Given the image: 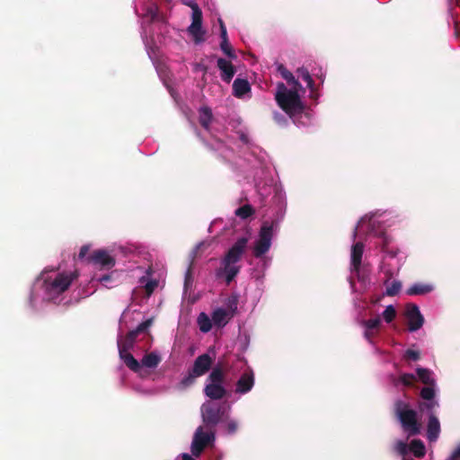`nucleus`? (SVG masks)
<instances>
[{"instance_id":"f257e3e1","label":"nucleus","mask_w":460,"mask_h":460,"mask_svg":"<svg viewBox=\"0 0 460 460\" xmlns=\"http://www.w3.org/2000/svg\"><path fill=\"white\" fill-rule=\"evenodd\" d=\"M249 239L247 237H240L221 258V266L216 269L215 274L217 279L224 278L226 284L229 285L238 275L241 267L237 263L246 252Z\"/></svg>"},{"instance_id":"f03ea898","label":"nucleus","mask_w":460,"mask_h":460,"mask_svg":"<svg viewBox=\"0 0 460 460\" xmlns=\"http://www.w3.org/2000/svg\"><path fill=\"white\" fill-rule=\"evenodd\" d=\"M298 90H288L283 83H279L277 86L276 102L279 108L291 118L304 111V104L299 97Z\"/></svg>"},{"instance_id":"7ed1b4c3","label":"nucleus","mask_w":460,"mask_h":460,"mask_svg":"<svg viewBox=\"0 0 460 460\" xmlns=\"http://www.w3.org/2000/svg\"><path fill=\"white\" fill-rule=\"evenodd\" d=\"M225 381L224 370L220 367H213L204 387L205 395L213 402L225 398L227 395V390L224 385Z\"/></svg>"},{"instance_id":"20e7f679","label":"nucleus","mask_w":460,"mask_h":460,"mask_svg":"<svg viewBox=\"0 0 460 460\" xmlns=\"http://www.w3.org/2000/svg\"><path fill=\"white\" fill-rule=\"evenodd\" d=\"M409 406V403L405 401H395L394 411L403 429L410 436H415L420 433V425L417 420V412L410 409Z\"/></svg>"},{"instance_id":"39448f33","label":"nucleus","mask_w":460,"mask_h":460,"mask_svg":"<svg viewBox=\"0 0 460 460\" xmlns=\"http://www.w3.org/2000/svg\"><path fill=\"white\" fill-rule=\"evenodd\" d=\"M201 416L203 423L211 430L217 423L225 420L226 418V408L223 403L208 401L201 406Z\"/></svg>"},{"instance_id":"423d86ee","label":"nucleus","mask_w":460,"mask_h":460,"mask_svg":"<svg viewBox=\"0 0 460 460\" xmlns=\"http://www.w3.org/2000/svg\"><path fill=\"white\" fill-rule=\"evenodd\" d=\"M274 223L263 222L259 232L258 240L253 246V255L261 258L267 253L272 243Z\"/></svg>"},{"instance_id":"0eeeda50","label":"nucleus","mask_w":460,"mask_h":460,"mask_svg":"<svg viewBox=\"0 0 460 460\" xmlns=\"http://www.w3.org/2000/svg\"><path fill=\"white\" fill-rule=\"evenodd\" d=\"M151 324L152 319H146V321L138 324V326L135 330L128 332L123 337H119L118 339L119 354L129 352V350L132 349L135 346L137 335L146 332V330L151 326Z\"/></svg>"},{"instance_id":"6e6552de","label":"nucleus","mask_w":460,"mask_h":460,"mask_svg":"<svg viewBox=\"0 0 460 460\" xmlns=\"http://www.w3.org/2000/svg\"><path fill=\"white\" fill-rule=\"evenodd\" d=\"M188 5L192 10L191 23L188 28V31L193 37L194 42L199 43L204 40L205 34V31L202 30V10L195 3L188 4Z\"/></svg>"},{"instance_id":"1a4fd4ad","label":"nucleus","mask_w":460,"mask_h":460,"mask_svg":"<svg viewBox=\"0 0 460 460\" xmlns=\"http://www.w3.org/2000/svg\"><path fill=\"white\" fill-rule=\"evenodd\" d=\"M76 277L75 273H58L54 279L45 280L46 290L49 293L59 294L66 292Z\"/></svg>"},{"instance_id":"9d476101","label":"nucleus","mask_w":460,"mask_h":460,"mask_svg":"<svg viewBox=\"0 0 460 460\" xmlns=\"http://www.w3.org/2000/svg\"><path fill=\"white\" fill-rule=\"evenodd\" d=\"M87 261L100 270L114 268L116 260L104 249L94 250L87 258Z\"/></svg>"},{"instance_id":"9b49d317","label":"nucleus","mask_w":460,"mask_h":460,"mask_svg":"<svg viewBox=\"0 0 460 460\" xmlns=\"http://www.w3.org/2000/svg\"><path fill=\"white\" fill-rule=\"evenodd\" d=\"M214 439L215 436L212 429L209 433H206L204 432L202 426L198 427V429H196L194 433L190 447L192 456L195 457L200 456L206 447L214 441Z\"/></svg>"},{"instance_id":"f8f14e48","label":"nucleus","mask_w":460,"mask_h":460,"mask_svg":"<svg viewBox=\"0 0 460 460\" xmlns=\"http://www.w3.org/2000/svg\"><path fill=\"white\" fill-rule=\"evenodd\" d=\"M237 309V301L235 298L229 299L228 310L217 308L212 313V322L217 327H224L234 316Z\"/></svg>"},{"instance_id":"ddd939ff","label":"nucleus","mask_w":460,"mask_h":460,"mask_svg":"<svg viewBox=\"0 0 460 460\" xmlns=\"http://www.w3.org/2000/svg\"><path fill=\"white\" fill-rule=\"evenodd\" d=\"M406 316L408 319V329L411 332L420 330L425 322L419 307L415 304H409L407 305Z\"/></svg>"},{"instance_id":"4468645a","label":"nucleus","mask_w":460,"mask_h":460,"mask_svg":"<svg viewBox=\"0 0 460 460\" xmlns=\"http://www.w3.org/2000/svg\"><path fill=\"white\" fill-rule=\"evenodd\" d=\"M213 358L208 354H203L196 357L193 361L192 367L190 370L195 376H203L206 375L212 367Z\"/></svg>"},{"instance_id":"2eb2a0df","label":"nucleus","mask_w":460,"mask_h":460,"mask_svg":"<svg viewBox=\"0 0 460 460\" xmlns=\"http://www.w3.org/2000/svg\"><path fill=\"white\" fill-rule=\"evenodd\" d=\"M254 385V376L252 370L246 371L241 375L235 384V393L245 394L249 393Z\"/></svg>"},{"instance_id":"dca6fc26","label":"nucleus","mask_w":460,"mask_h":460,"mask_svg":"<svg viewBox=\"0 0 460 460\" xmlns=\"http://www.w3.org/2000/svg\"><path fill=\"white\" fill-rule=\"evenodd\" d=\"M217 66V68L221 70V79L226 83H230L235 74V69L232 63L224 58H218Z\"/></svg>"},{"instance_id":"f3484780","label":"nucleus","mask_w":460,"mask_h":460,"mask_svg":"<svg viewBox=\"0 0 460 460\" xmlns=\"http://www.w3.org/2000/svg\"><path fill=\"white\" fill-rule=\"evenodd\" d=\"M364 252V244L362 243H356L351 246L350 252V265L352 270L359 271L362 263V257Z\"/></svg>"},{"instance_id":"a211bd4d","label":"nucleus","mask_w":460,"mask_h":460,"mask_svg":"<svg viewBox=\"0 0 460 460\" xmlns=\"http://www.w3.org/2000/svg\"><path fill=\"white\" fill-rule=\"evenodd\" d=\"M251 92V85L247 79L235 78L233 83V94L236 98H242Z\"/></svg>"},{"instance_id":"6ab92c4d","label":"nucleus","mask_w":460,"mask_h":460,"mask_svg":"<svg viewBox=\"0 0 460 460\" xmlns=\"http://www.w3.org/2000/svg\"><path fill=\"white\" fill-rule=\"evenodd\" d=\"M440 433L439 420L434 414H430L428 422V439L430 442H435L438 438Z\"/></svg>"},{"instance_id":"aec40b11","label":"nucleus","mask_w":460,"mask_h":460,"mask_svg":"<svg viewBox=\"0 0 460 460\" xmlns=\"http://www.w3.org/2000/svg\"><path fill=\"white\" fill-rule=\"evenodd\" d=\"M198 120L204 129L208 131L210 129V124L213 119L212 111L208 106H202L198 110Z\"/></svg>"},{"instance_id":"412c9836","label":"nucleus","mask_w":460,"mask_h":460,"mask_svg":"<svg viewBox=\"0 0 460 460\" xmlns=\"http://www.w3.org/2000/svg\"><path fill=\"white\" fill-rule=\"evenodd\" d=\"M278 72L287 81V83L292 86V89H301L302 88L299 81L283 65H281V64L279 65Z\"/></svg>"},{"instance_id":"4be33fe9","label":"nucleus","mask_w":460,"mask_h":460,"mask_svg":"<svg viewBox=\"0 0 460 460\" xmlns=\"http://www.w3.org/2000/svg\"><path fill=\"white\" fill-rule=\"evenodd\" d=\"M126 367L136 373L139 372L141 366L138 360L129 352L119 354Z\"/></svg>"},{"instance_id":"5701e85b","label":"nucleus","mask_w":460,"mask_h":460,"mask_svg":"<svg viewBox=\"0 0 460 460\" xmlns=\"http://www.w3.org/2000/svg\"><path fill=\"white\" fill-rule=\"evenodd\" d=\"M416 374L422 384H425L426 385H435V379L432 376L433 373L429 368L419 367L416 368Z\"/></svg>"},{"instance_id":"b1692460","label":"nucleus","mask_w":460,"mask_h":460,"mask_svg":"<svg viewBox=\"0 0 460 460\" xmlns=\"http://www.w3.org/2000/svg\"><path fill=\"white\" fill-rule=\"evenodd\" d=\"M432 290L431 285L416 283L407 289V294L410 296L425 295Z\"/></svg>"},{"instance_id":"393cba45","label":"nucleus","mask_w":460,"mask_h":460,"mask_svg":"<svg viewBox=\"0 0 460 460\" xmlns=\"http://www.w3.org/2000/svg\"><path fill=\"white\" fill-rule=\"evenodd\" d=\"M296 73L306 83V86L311 90V93H314L315 91L314 81L308 70L305 67H300L297 69Z\"/></svg>"},{"instance_id":"a878e982","label":"nucleus","mask_w":460,"mask_h":460,"mask_svg":"<svg viewBox=\"0 0 460 460\" xmlns=\"http://www.w3.org/2000/svg\"><path fill=\"white\" fill-rule=\"evenodd\" d=\"M211 322L212 319H210L205 313H201L198 315V326H199V330L203 333H208L211 330Z\"/></svg>"},{"instance_id":"bb28decb","label":"nucleus","mask_w":460,"mask_h":460,"mask_svg":"<svg viewBox=\"0 0 460 460\" xmlns=\"http://www.w3.org/2000/svg\"><path fill=\"white\" fill-rule=\"evenodd\" d=\"M161 361V358L159 355H156L155 353H149L145 355L142 358V365L144 367H149V368H155L156 367Z\"/></svg>"},{"instance_id":"cd10ccee","label":"nucleus","mask_w":460,"mask_h":460,"mask_svg":"<svg viewBox=\"0 0 460 460\" xmlns=\"http://www.w3.org/2000/svg\"><path fill=\"white\" fill-rule=\"evenodd\" d=\"M410 449L418 458L425 456V444L420 439L412 440L410 444Z\"/></svg>"},{"instance_id":"c85d7f7f","label":"nucleus","mask_w":460,"mask_h":460,"mask_svg":"<svg viewBox=\"0 0 460 460\" xmlns=\"http://www.w3.org/2000/svg\"><path fill=\"white\" fill-rule=\"evenodd\" d=\"M234 214L240 218L247 219L254 214V208L252 205H243L235 209Z\"/></svg>"},{"instance_id":"c756f323","label":"nucleus","mask_w":460,"mask_h":460,"mask_svg":"<svg viewBox=\"0 0 460 460\" xmlns=\"http://www.w3.org/2000/svg\"><path fill=\"white\" fill-rule=\"evenodd\" d=\"M435 385H426L422 387L420 395L422 400H426L427 402H430L435 397Z\"/></svg>"},{"instance_id":"7c9ffc66","label":"nucleus","mask_w":460,"mask_h":460,"mask_svg":"<svg viewBox=\"0 0 460 460\" xmlns=\"http://www.w3.org/2000/svg\"><path fill=\"white\" fill-rule=\"evenodd\" d=\"M381 324H382V321L380 320V316H376L375 318L368 319V320H363L361 322V325L365 329H370V330H375V331H377Z\"/></svg>"},{"instance_id":"2f4dec72","label":"nucleus","mask_w":460,"mask_h":460,"mask_svg":"<svg viewBox=\"0 0 460 460\" xmlns=\"http://www.w3.org/2000/svg\"><path fill=\"white\" fill-rule=\"evenodd\" d=\"M193 283V277H192V262L190 263L186 272H185V278H184V289L185 292H187L189 289L191 288Z\"/></svg>"},{"instance_id":"473e14b6","label":"nucleus","mask_w":460,"mask_h":460,"mask_svg":"<svg viewBox=\"0 0 460 460\" xmlns=\"http://www.w3.org/2000/svg\"><path fill=\"white\" fill-rule=\"evenodd\" d=\"M219 47H221V51L223 53H225L230 58H236V55L234 52V50H233V49H232V47L230 45L229 40H221V45H219Z\"/></svg>"},{"instance_id":"72a5a7b5","label":"nucleus","mask_w":460,"mask_h":460,"mask_svg":"<svg viewBox=\"0 0 460 460\" xmlns=\"http://www.w3.org/2000/svg\"><path fill=\"white\" fill-rule=\"evenodd\" d=\"M196 378H199V376H195L194 373L190 369L187 376L181 379V385L183 387H188L194 384Z\"/></svg>"},{"instance_id":"f704fd0d","label":"nucleus","mask_w":460,"mask_h":460,"mask_svg":"<svg viewBox=\"0 0 460 460\" xmlns=\"http://www.w3.org/2000/svg\"><path fill=\"white\" fill-rule=\"evenodd\" d=\"M395 315L396 312L393 305H388L383 313V317L388 323H390L395 318Z\"/></svg>"},{"instance_id":"c9c22d12","label":"nucleus","mask_w":460,"mask_h":460,"mask_svg":"<svg viewBox=\"0 0 460 460\" xmlns=\"http://www.w3.org/2000/svg\"><path fill=\"white\" fill-rule=\"evenodd\" d=\"M402 289V283L399 281H394L387 288H386V295L393 296H395L399 290Z\"/></svg>"},{"instance_id":"e433bc0d","label":"nucleus","mask_w":460,"mask_h":460,"mask_svg":"<svg viewBox=\"0 0 460 460\" xmlns=\"http://www.w3.org/2000/svg\"><path fill=\"white\" fill-rule=\"evenodd\" d=\"M399 381L406 386H411L416 381V377L412 374H403L399 377Z\"/></svg>"},{"instance_id":"4c0bfd02","label":"nucleus","mask_w":460,"mask_h":460,"mask_svg":"<svg viewBox=\"0 0 460 460\" xmlns=\"http://www.w3.org/2000/svg\"><path fill=\"white\" fill-rule=\"evenodd\" d=\"M99 283H101L106 288H112V286L109 284L112 281V273L103 274L96 279Z\"/></svg>"},{"instance_id":"58836bf2","label":"nucleus","mask_w":460,"mask_h":460,"mask_svg":"<svg viewBox=\"0 0 460 460\" xmlns=\"http://www.w3.org/2000/svg\"><path fill=\"white\" fill-rule=\"evenodd\" d=\"M395 448L401 456H405L408 453V445L402 441H398L395 445Z\"/></svg>"},{"instance_id":"ea45409f","label":"nucleus","mask_w":460,"mask_h":460,"mask_svg":"<svg viewBox=\"0 0 460 460\" xmlns=\"http://www.w3.org/2000/svg\"><path fill=\"white\" fill-rule=\"evenodd\" d=\"M157 286H158V282L156 280H149L145 286V290H146V294L147 295L152 294L154 292V290H155Z\"/></svg>"},{"instance_id":"a19ab883","label":"nucleus","mask_w":460,"mask_h":460,"mask_svg":"<svg viewBox=\"0 0 460 460\" xmlns=\"http://www.w3.org/2000/svg\"><path fill=\"white\" fill-rule=\"evenodd\" d=\"M218 22H219V29H221V40H229L226 27L224 22L221 19H219Z\"/></svg>"},{"instance_id":"79ce46f5","label":"nucleus","mask_w":460,"mask_h":460,"mask_svg":"<svg viewBox=\"0 0 460 460\" xmlns=\"http://www.w3.org/2000/svg\"><path fill=\"white\" fill-rule=\"evenodd\" d=\"M405 358L415 361L420 358V353L416 350L408 349L405 352Z\"/></svg>"},{"instance_id":"37998d69","label":"nucleus","mask_w":460,"mask_h":460,"mask_svg":"<svg viewBox=\"0 0 460 460\" xmlns=\"http://www.w3.org/2000/svg\"><path fill=\"white\" fill-rule=\"evenodd\" d=\"M90 245H83L80 250H79V252H78V259L79 260H83V259H85V257L87 256L89 251H90Z\"/></svg>"},{"instance_id":"c03bdc74","label":"nucleus","mask_w":460,"mask_h":460,"mask_svg":"<svg viewBox=\"0 0 460 460\" xmlns=\"http://www.w3.org/2000/svg\"><path fill=\"white\" fill-rule=\"evenodd\" d=\"M237 429V423L234 420H230L227 423V431L229 434H234Z\"/></svg>"},{"instance_id":"a18cd8bd","label":"nucleus","mask_w":460,"mask_h":460,"mask_svg":"<svg viewBox=\"0 0 460 460\" xmlns=\"http://www.w3.org/2000/svg\"><path fill=\"white\" fill-rule=\"evenodd\" d=\"M449 460H460V445L452 452Z\"/></svg>"},{"instance_id":"49530a36","label":"nucleus","mask_w":460,"mask_h":460,"mask_svg":"<svg viewBox=\"0 0 460 460\" xmlns=\"http://www.w3.org/2000/svg\"><path fill=\"white\" fill-rule=\"evenodd\" d=\"M436 405H438V402L432 399L431 401H428L427 402L421 404L420 408H427L429 410H432Z\"/></svg>"},{"instance_id":"de8ad7c7","label":"nucleus","mask_w":460,"mask_h":460,"mask_svg":"<svg viewBox=\"0 0 460 460\" xmlns=\"http://www.w3.org/2000/svg\"><path fill=\"white\" fill-rule=\"evenodd\" d=\"M375 330L366 329L364 333L365 338L371 341L372 337L375 335Z\"/></svg>"},{"instance_id":"09e8293b","label":"nucleus","mask_w":460,"mask_h":460,"mask_svg":"<svg viewBox=\"0 0 460 460\" xmlns=\"http://www.w3.org/2000/svg\"><path fill=\"white\" fill-rule=\"evenodd\" d=\"M389 242H390V241H389L388 236L384 235V236H383V244H382V249H383V250H385V249H386V247H387V246H388V244H389Z\"/></svg>"},{"instance_id":"8fccbe9b","label":"nucleus","mask_w":460,"mask_h":460,"mask_svg":"<svg viewBox=\"0 0 460 460\" xmlns=\"http://www.w3.org/2000/svg\"><path fill=\"white\" fill-rule=\"evenodd\" d=\"M182 460H194L189 454L182 455Z\"/></svg>"},{"instance_id":"3c124183","label":"nucleus","mask_w":460,"mask_h":460,"mask_svg":"<svg viewBox=\"0 0 460 460\" xmlns=\"http://www.w3.org/2000/svg\"><path fill=\"white\" fill-rule=\"evenodd\" d=\"M282 118H283V117H282L279 113H278V112H277V113H275V119H277V120H280V119H282Z\"/></svg>"}]
</instances>
